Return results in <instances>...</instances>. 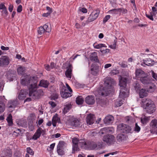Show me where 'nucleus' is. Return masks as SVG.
Returning <instances> with one entry per match:
<instances>
[{
  "label": "nucleus",
  "instance_id": "6ab92c4d",
  "mask_svg": "<svg viewBox=\"0 0 157 157\" xmlns=\"http://www.w3.org/2000/svg\"><path fill=\"white\" fill-rule=\"evenodd\" d=\"M69 124L72 127H78L80 126V124L79 121L76 118L71 119L70 120Z\"/></svg>",
  "mask_w": 157,
  "mask_h": 157
},
{
  "label": "nucleus",
  "instance_id": "69168bd1",
  "mask_svg": "<svg viewBox=\"0 0 157 157\" xmlns=\"http://www.w3.org/2000/svg\"><path fill=\"white\" fill-rule=\"evenodd\" d=\"M152 10L155 13H157V7L153 6L152 8Z\"/></svg>",
  "mask_w": 157,
  "mask_h": 157
},
{
  "label": "nucleus",
  "instance_id": "0e129e2a",
  "mask_svg": "<svg viewBox=\"0 0 157 157\" xmlns=\"http://www.w3.org/2000/svg\"><path fill=\"white\" fill-rule=\"evenodd\" d=\"M56 66V63H55L53 62H52L50 64V67L51 69H52L54 68Z\"/></svg>",
  "mask_w": 157,
  "mask_h": 157
},
{
  "label": "nucleus",
  "instance_id": "9b49d317",
  "mask_svg": "<svg viewBox=\"0 0 157 157\" xmlns=\"http://www.w3.org/2000/svg\"><path fill=\"white\" fill-rule=\"evenodd\" d=\"M86 103L89 105H93L95 102V97L94 96L89 95L85 99Z\"/></svg>",
  "mask_w": 157,
  "mask_h": 157
},
{
  "label": "nucleus",
  "instance_id": "f704fd0d",
  "mask_svg": "<svg viewBox=\"0 0 157 157\" xmlns=\"http://www.w3.org/2000/svg\"><path fill=\"white\" fill-rule=\"evenodd\" d=\"M149 118L148 117L144 116L142 117L141 118V122L144 124H146L148 122Z\"/></svg>",
  "mask_w": 157,
  "mask_h": 157
},
{
  "label": "nucleus",
  "instance_id": "1a4fd4ad",
  "mask_svg": "<svg viewBox=\"0 0 157 157\" xmlns=\"http://www.w3.org/2000/svg\"><path fill=\"white\" fill-rule=\"evenodd\" d=\"M60 94L61 97L64 98H67L72 96L71 93L68 92V90L65 86L62 88L61 91H60Z\"/></svg>",
  "mask_w": 157,
  "mask_h": 157
},
{
  "label": "nucleus",
  "instance_id": "774afa93",
  "mask_svg": "<svg viewBox=\"0 0 157 157\" xmlns=\"http://www.w3.org/2000/svg\"><path fill=\"white\" fill-rule=\"evenodd\" d=\"M122 101V100H120L116 105L118 107L121 106L123 104Z\"/></svg>",
  "mask_w": 157,
  "mask_h": 157
},
{
  "label": "nucleus",
  "instance_id": "5fc2aeb1",
  "mask_svg": "<svg viewBox=\"0 0 157 157\" xmlns=\"http://www.w3.org/2000/svg\"><path fill=\"white\" fill-rule=\"evenodd\" d=\"M110 15H107L103 19V22L105 23L110 18Z\"/></svg>",
  "mask_w": 157,
  "mask_h": 157
},
{
  "label": "nucleus",
  "instance_id": "f3484780",
  "mask_svg": "<svg viewBox=\"0 0 157 157\" xmlns=\"http://www.w3.org/2000/svg\"><path fill=\"white\" fill-rule=\"evenodd\" d=\"M99 71L98 66L95 64H92L91 66L90 73L94 75H97Z\"/></svg>",
  "mask_w": 157,
  "mask_h": 157
},
{
  "label": "nucleus",
  "instance_id": "6e6d98bb",
  "mask_svg": "<svg viewBox=\"0 0 157 157\" xmlns=\"http://www.w3.org/2000/svg\"><path fill=\"white\" fill-rule=\"evenodd\" d=\"M90 148L92 150H96L97 145L96 144L94 143L90 145Z\"/></svg>",
  "mask_w": 157,
  "mask_h": 157
},
{
  "label": "nucleus",
  "instance_id": "bf43d9fd",
  "mask_svg": "<svg viewBox=\"0 0 157 157\" xmlns=\"http://www.w3.org/2000/svg\"><path fill=\"white\" fill-rule=\"evenodd\" d=\"M22 6L21 5H19L17 8V11L18 13L21 12L22 10Z\"/></svg>",
  "mask_w": 157,
  "mask_h": 157
},
{
  "label": "nucleus",
  "instance_id": "c756f323",
  "mask_svg": "<svg viewBox=\"0 0 157 157\" xmlns=\"http://www.w3.org/2000/svg\"><path fill=\"white\" fill-rule=\"evenodd\" d=\"M78 144L75 145H72V153H75L76 151H79L80 150V149L79 147Z\"/></svg>",
  "mask_w": 157,
  "mask_h": 157
},
{
  "label": "nucleus",
  "instance_id": "8fccbe9b",
  "mask_svg": "<svg viewBox=\"0 0 157 157\" xmlns=\"http://www.w3.org/2000/svg\"><path fill=\"white\" fill-rule=\"evenodd\" d=\"M43 27L45 29L46 32L49 33L51 32V29L49 28L48 26L46 24L44 25Z\"/></svg>",
  "mask_w": 157,
  "mask_h": 157
},
{
  "label": "nucleus",
  "instance_id": "37998d69",
  "mask_svg": "<svg viewBox=\"0 0 157 157\" xmlns=\"http://www.w3.org/2000/svg\"><path fill=\"white\" fill-rule=\"evenodd\" d=\"M26 151L28 153L32 155H33L34 154V152L30 147H28L26 148Z\"/></svg>",
  "mask_w": 157,
  "mask_h": 157
},
{
  "label": "nucleus",
  "instance_id": "b1692460",
  "mask_svg": "<svg viewBox=\"0 0 157 157\" xmlns=\"http://www.w3.org/2000/svg\"><path fill=\"white\" fill-rule=\"evenodd\" d=\"M143 63L146 65L148 66H152L154 64V60L151 59H143Z\"/></svg>",
  "mask_w": 157,
  "mask_h": 157
},
{
  "label": "nucleus",
  "instance_id": "473e14b6",
  "mask_svg": "<svg viewBox=\"0 0 157 157\" xmlns=\"http://www.w3.org/2000/svg\"><path fill=\"white\" fill-rule=\"evenodd\" d=\"M83 140H82V141H80L79 145L82 148L86 149L87 148L86 143L84 141H83Z\"/></svg>",
  "mask_w": 157,
  "mask_h": 157
},
{
  "label": "nucleus",
  "instance_id": "4c0bfd02",
  "mask_svg": "<svg viewBox=\"0 0 157 157\" xmlns=\"http://www.w3.org/2000/svg\"><path fill=\"white\" fill-rule=\"evenodd\" d=\"M58 114L57 113L54 115L52 119V121H54L57 123H59L60 122V118L58 117Z\"/></svg>",
  "mask_w": 157,
  "mask_h": 157
},
{
  "label": "nucleus",
  "instance_id": "338daca9",
  "mask_svg": "<svg viewBox=\"0 0 157 157\" xmlns=\"http://www.w3.org/2000/svg\"><path fill=\"white\" fill-rule=\"evenodd\" d=\"M45 68L47 71H49L51 69L50 67V66L49 65H44Z\"/></svg>",
  "mask_w": 157,
  "mask_h": 157
},
{
  "label": "nucleus",
  "instance_id": "e433bc0d",
  "mask_svg": "<svg viewBox=\"0 0 157 157\" xmlns=\"http://www.w3.org/2000/svg\"><path fill=\"white\" fill-rule=\"evenodd\" d=\"M93 46L94 48L96 49H99L102 47H105V45L102 44H97L96 43H94L93 44Z\"/></svg>",
  "mask_w": 157,
  "mask_h": 157
},
{
  "label": "nucleus",
  "instance_id": "e2e57ef3",
  "mask_svg": "<svg viewBox=\"0 0 157 157\" xmlns=\"http://www.w3.org/2000/svg\"><path fill=\"white\" fill-rule=\"evenodd\" d=\"M146 16L149 18L152 21H153L154 20L153 16L151 15H149L147 14H146Z\"/></svg>",
  "mask_w": 157,
  "mask_h": 157
},
{
  "label": "nucleus",
  "instance_id": "864d4df0",
  "mask_svg": "<svg viewBox=\"0 0 157 157\" xmlns=\"http://www.w3.org/2000/svg\"><path fill=\"white\" fill-rule=\"evenodd\" d=\"M97 148L96 150L102 148V142H98L96 144Z\"/></svg>",
  "mask_w": 157,
  "mask_h": 157
},
{
  "label": "nucleus",
  "instance_id": "c03bdc74",
  "mask_svg": "<svg viewBox=\"0 0 157 157\" xmlns=\"http://www.w3.org/2000/svg\"><path fill=\"white\" fill-rule=\"evenodd\" d=\"M45 29H44L43 27H40L39 28L38 30V33L40 35H41L43 34L45 32Z\"/></svg>",
  "mask_w": 157,
  "mask_h": 157
},
{
  "label": "nucleus",
  "instance_id": "0eeeda50",
  "mask_svg": "<svg viewBox=\"0 0 157 157\" xmlns=\"http://www.w3.org/2000/svg\"><path fill=\"white\" fill-rule=\"evenodd\" d=\"M45 132L40 127L36 131V132L32 137V139L36 140L39 138L41 135H44L45 134Z\"/></svg>",
  "mask_w": 157,
  "mask_h": 157
},
{
  "label": "nucleus",
  "instance_id": "dca6fc26",
  "mask_svg": "<svg viewBox=\"0 0 157 157\" xmlns=\"http://www.w3.org/2000/svg\"><path fill=\"white\" fill-rule=\"evenodd\" d=\"M139 94V97L140 98L146 97L148 95V90L145 89H141L136 92Z\"/></svg>",
  "mask_w": 157,
  "mask_h": 157
},
{
  "label": "nucleus",
  "instance_id": "4468645a",
  "mask_svg": "<svg viewBox=\"0 0 157 157\" xmlns=\"http://www.w3.org/2000/svg\"><path fill=\"white\" fill-rule=\"evenodd\" d=\"M114 119V117L112 116L109 115L105 117L104 119V122L107 125L113 123Z\"/></svg>",
  "mask_w": 157,
  "mask_h": 157
},
{
  "label": "nucleus",
  "instance_id": "13d9d810",
  "mask_svg": "<svg viewBox=\"0 0 157 157\" xmlns=\"http://www.w3.org/2000/svg\"><path fill=\"white\" fill-rule=\"evenodd\" d=\"M12 155V152L11 150L8 151L6 153V156L8 157H11Z\"/></svg>",
  "mask_w": 157,
  "mask_h": 157
},
{
  "label": "nucleus",
  "instance_id": "a878e982",
  "mask_svg": "<svg viewBox=\"0 0 157 157\" xmlns=\"http://www.w3.org/2000/svg\"><path fill=\"white\" fill-rule=\"evenodd\" d=\"M133 86L136 92L138 91L140 89H141V86L140 83L137 81H135L133 84Z\"/></svg>",
  "mask_w": 157,
  "mask_h": 157
},
{
  "label": "nucleus",
  "instance_id": "3c124183",
  "mask_svg": "<svg viewBox=\"0 0 157 157\" xmlns=\"http://www.w3.org/2000/svg\"><path fill=\"white\" fill-rule=\"evenodd\" d=\"M119 9V13H122L123 14H125L127 13V10L126 9L123 8H120Z\"/></svg>",
  "mask_w": 157,
  "mask_h": 157
},
{
  "label": "nucleus",
  "instance_id": "aec40b11",
  "mask_svg": "<svg viewBox=\"0 0 157 157\" xmlns=\"http://www.w3.org/2000/svg\"><path fill=\"white\" fill-rule=\"evenodd\" d=\"M28 92L24 90H21L19 94L18 98L20 100H24L28 95Z\"/></svg>",
  "mask_w": 157,
  "mask_h": 157
},
{
  "label": "nucleus",
  "instance_id": "de8ad7c7",
  "mask_svg": "<svg viewBox=\"0 0 157 157\" xmlns=\"http://www.w3.org/2000/svg\"><path fill=\"white\" fill-rule=\"evenodd\" d=\"M119 73V71L117 70H113L111 71L110 72V74L111 75H116Z\"/></svg>",
  "mask_w": 157,
  "mask_h": 157
},
{
  "label": "nucleus",
  "instance_id": "2f4dec72",
  "mask_svg": "<svg viewBox=\"0 0 157 157\" xmlns=\"http://www.w3.org/2000/svg\"><path fill=\"white\" fill-rule=\"evenodd\" d=\"M150 126L154 129L157 128V120L156 119L152 120L150 123Z\"/></svg>",
  "mask_w": 157,
  "mask_h": 157
},
{
  "label": "nucleus",
  "instance_id": "7c9ffc66",
  "mask_svg": "<svg viewBox=\"0 0 157 157\" xmlns=\"http://www.w3.org/2000/svg\"><path fill=\"white\" fill-rule=\"evenodd\" d=\"M6 105L2 101H0V113L3 112L5 110Z\"/></svg>",
  "mask_w": 157,
  "mask_h": 157
},
{
  "label": "nucleus",
  "instance_id": "bb28decb",
  "mask_svg": "<svg viewBox=\"0 0 157 157\" xmlns=\"http://www.w3.org/2000/svg\"><path fill=\"white\" fill-rule=\"evenodd\" d=\"M6 120L8 123L9 126H11L13 124L12 116L11 113H10L8 116Z\"/></svg>",
  "mask_w": 157,
  "mask_h": 157
},
{
  "label": "nucleus",
  "instance_id": "423d86ee",
  "mask_svg": "<svg viewBox=\"0 0 157 157\" xmlns=\"http://www.w3.org/2000/svg\"><path fill=\"white\" fill-rule=\"evenodd\" d=\"M100 13V11L97 9L92 12L88 17L87 20L86 21V23L88 24L96 20L98 17Z\"/></svg>",
  "mask_w": 157,
  "mask_h": 157
},
{
  "label": "nucleus",
  "instance_id": "20e7f679",
  "mask_svg": "<svg viewBox=\"0 0 157 157\" xmlns=\"http://www.w3.org/2000/svg\"><path fill=\"white\" fill-rule=\"evenodd\" d=\"M117 129L121 132L128 133H132V128L130 126L124 124H120L117 126Z\"/></svg>",
  "mask_w": 157,
  "mask_h": 157
},
{
  "label": "nucleus",
  "instance_id": "f8f14e48",
  "mask_svg": "<svg viewBox=\"0 0 157 157\" xmlns=\"http://www.w3.org/2000/svg\"><path fill=\"white\" fill-rule=\"evenodd\" d=\"M95 117L94 115L90 114L88 115L86 118V122L87 124L91 125L93 124L95 120Z\"/></svg>",
  "mask_w": 157,
  "mask_h": 157
},
{
  "label": "nucleus",
  "instance_id": "2eb2a0df",
  "mask_svg": "<svg viewBox=\"0 0 157 157\" xmlns=\"http://www.w3.org/2000/svg\"><path fill=\"white\" fill-rule=\"evenodd\" d=\"M146 73L143 71L140 68H137L135 71L136 77L137 78L142 77L144 76H146Z\"/></svg>",
  "mask_w": 157,
  "mask_h": 157
},
{
  "label": "nucleus",
  "instance_id": "c85d7f7f",
  "mask_svg": "<svg viewBox=\"0 0 157 157\" xmlns=\"http://www.w3.org/2000/svg\"><path fill=\"white\" fill-rule=\"evenodd\" d=\"M49 85V82L47 80H42L40 83L39 85L41 86L44 87L45 88H47Z\"/></svg>",
  "mask_w": 157,
  "mask_h": 157
},
{
  "label": "nucleus",
  "instance_id": "7ed1b4c3",
  "mask_svg": "<svg viewBox=\"0 0 157 157\" xmlns=\"http://www.w3.org/2000/svg\"><path fill=\"white\" fill-rule=\"evenodd\" d=\"M128 78H127L121 77L119 80V85L120 86L121 90L120 92L119 97L121 98H124L128 96V93H126L125 91L126 90V87Z\"/></svg>",
  "mask_w": 157,
  "mask_h": 157
},
{
  "label": "nucleus",
  "instance_id": "58836bf2",
  "mask_svg": "<svg viewBox=\"0 0 157 157\" xmlns=\"http://www.w3.org/2000/svg\"><path fill=\"white\" fill-rule=\"evenodd\" d=\"M82 140H79L78 138L74 137L72 139V145H75L79 144L80 141H82Z\"/></svg>",
  "mask_w": 157,
  "mask_h": 157
},
{
  "label": "nucleus",
  "instance_id": "39448f33",
  "mask_svg": "<svg viewBox=\"0 0 157 157\" xmlns=\"http://www.w3.org/2000/svg\"><path fill=\"white\" fill-rule=\"evenodd\" d=\"M102 140L108 145H110L114 144L116 141L115 137L113 135L111 134H107L104 136Z\"/></svg>",
  "mask_w": 157,
  "mask_h": 157
},
{
  "label": "nucleus",
  "instance_id": "9d476101",
  "mask_svg": "<svg viewBox=\"0 0 157 157\" xmlns=\"http://www.w3.org/2000/svg\"><path fill=\"white\" fill-rule=\"evenodd\" d=\"M104 85L105 86L104 88L103 91L100 93V94L102 96H106L108 95V92L107 91H104L105 89L109 88L111 86V82L107 80H106L104 82Z\"/></svg>",
  "mask_w": 157,
  "mask_h": 157
},
{
  "label": "nucleus",
  "instance_id": "4be33fe9",
  "mask_svg": "<svg viewBox=\"0 0 157 157\" xmlns=\"http://www.w3.org/2000/svg\"><path fill=\"white\" fill-rule=\"evenodd\" d=\"M128 137L127 135L122 133L119 134L117 137V140L119 142H122L127 140Z\"/></svg>",
  "mask_w": 157,
  "mask_h": 157
},
{
  "label": "nucleus",
  "instance_id": "603ef678",
  "mask_svg": "<svg viewBox=\"0 0 157 157\" xmlns=\"http://www.w3.org/2000/svg\"><path fill=\"white\" fill-rule=\"evenodd\" d=\"M114 43L113 44H111L110 46H109L110 48H111L113 49H116L117 41L116 40H114Z\"/></svg>",
  "mask_w": 157,
  "mask_h": 157
},
{
  "label": "nucleus",
  "instance_id": "a211bd4d",
  "mask_svg": "<svg viewBox=\"0 0 157 157\" xmlns=\"http://www.w3.org/2000/svg\"><path fill=\"white\" fill-rule=\"evenodd\" d=\"M147 75V74L146 76H144L140 78V80L143 84L146 85L151 83V78L148 77Z\"/></svg>",
  "mask_w": 157,
  "mask_h": 157
},
{
  "label": "nucleus",
  "instance_id": "f257e3e1",
  "mask_svg": "<svg viewBox=\"0 0 157 157\" xmlns=\"http://www.w3.org/2000/svg\"><path fill=\"white\" fill-rule=\"evenodd\" d=\"M21 83L24 86L30 85L29 95L32 98H38L40 95L41 92H43L41 90H37L36 81L34 77L31 78L27 75L22 76L21 78Z\"/></svg>",
  "mask_w": 157,
  "mask_h": 157
},
{
  "label": "nucleus",
  "instance_id": "5701e85b",
  "mask_svg": "<svg viewBox=\"0 0 157 157\" xmlns=\"http://www.w3.org/2000/svg\"><path fill=\"white\" fill-rule=\"evenodd\" d=\"M112 132L113 131L111 128H109L105 127L101 129L100 130V132H99V133L100 135H101L103 134L107 133H109Z\"/></svg>",
  "mask_w": 157,
  "mask_h": 157
},
{
  "label": "nucleus",
  "instance_id": "79ce46f5",
  "mask_svg": "<svg viewBox=\"0 0 157 157\" xmlns=\"http://www.w3.org/2000/svg\"><path fill=\"white\" fill-rule=\"evenodd\" d=\"M1 13L4 17H6L7 16L8 13L6 8H5L4 9L2 10Z\"/></svg>",
  "mask_w": 157,
  "mask_h": 157
},
{
  "label": "nucleus",
  "instance_id": "393cba45",
  "mask_svg": "<svg viewBox=\"0 0 157 157\" xmlns=\"http://www.w3.org/2000/svg\"><path fill=\"white\" fill-rule=\"evenodd\" d=\"M72 107V105L71 103H68L65 104L64 105V108L63 110V112L65 114L67 113Z\"/></svg>",
  "mask_w": 157,
  "mask_h": 157
},
{
  "label": "nucleus",
  "instance_id": "a19ab883",
  "mask_svg": "<svg viewBox=\"0 0 157 157\" xmlns=\"http://www.w3.org/2000/svg\"><path fill=\"white\" fill-rule=\"evenodd\" d=\"M64 142L63 141H60L57 146V149H62L64 146Z\"/></svg>",
  "mask_w": 157,
  "mask_h": 157
},
{
  "label": "nucleus",
  "instance_id": "72a5a7b5",
  "mask_svg": "<svg viewBox=\"0 0 157 157\" xmlns=\"http://www.w3.org/2000/svg\"><path fill=\"white\" fill-rule=\"evenodd\" d=\"M25 67L20 66L17 69L18 74L19 75H22L25 73Z\"/></svg>",
  "mask_w": 157,
  "mask_h": 157
},
{
  "label": "nucleus",
  "instance_id": "ddd939ff",
  "mask_svg": "<svg viewBox=\"0 0 157 157\" xmlns=\"http://www.w3.org/2000/svg\"><path fill=\"white\" fill-rule=\"evenodd\" d=\"M67 70L65 72V75L67 78L71 79L72 75V67L71 64H69L68 66L67 67Z\"/></svg>",
  "mask_w": 157,
  "mask_h": 157
},
{
  "label": "nucleus",
  "instance_id": "cd10ccee",
  "mask_svg": "<svg viewBox=\"0 0 157 157\" xmlns=\"http://www.w3.org/2000/svg\"><path fill=\"white\" fill-rule=\"evenodd\" d=\"M17 102L16 101H11L9 102L7 106L9 108H14L17 105Z\"/></svg>",
  "mask_w": 157,
  "mask_h": 157
},
{
  "label": "nucleus",
  "instance_id": "49530a36",
  "mask_svg": "<svg viewBox=\"0 0 157 157\" xmlns=\"http://www.w3.org/2000/svg\"><path fill=\"white\" fill-rule=\"evenodd\" d=\"M57 151L59 155H63L64 154V152L62 149H57Z\"/></svg>",
  "mask_w": 157,
  "mask_h": 157
},
{
  "label": "nucleus",
  "instance_id": "680f3d73",
  "mask_svg": "<svg viewBox=\"0 0 157 157\" xmlns=\"http://www.w3.org/2000/svg\"><path fill=\"white\" fill-rule=\"evenodd\" d=\"M152 77L157 81V74L155 73L154 71H152Z\"/></svg>",
  "mask_w": 157,
  "mask_h": 157
},
{
  "label": "nucleus",
  "instance_id": "09e8293b",
  "mask_svg": "<svg viewBox=\"0 0 157 157\" xmlns=\"http://www.w3.org/2000/svg\"><path fill=\"white\" fill-rule=\"evenodd\" d=\"M140 127L136 123L135 124V126L134 128V131L137 132H138L140 131Z\"/></svg>",
  "mask_w": 157,
  "mask_h": 157
},
{
  "label": "nucleus",
  "instance_id": "6e6552de",
  "mask_svg": "<svg viewBox=\"0 0 157 157\" xmlns=\"http://www.w3.org/2000/svg\"><path fill=\"white\" fill-rule=\"evenodd\" d=\"M0 61L2 67H5L9 64L10 59L7 56H2L0 58Z\"/></svg>",
  "mask_w": 157,
  "mask_h": 157
},
{
  "label": "nucleus",
  "instance_id": "052dcab7",
  "mask_svg": "<svg viewBox=\"0 0 157 157\" xmlns=\"http://www.w3.org/2000/svg\"><path fill=\"white\" fill-rule=\"evenodd\" d=\"M49 104L51 105L52 108H54L56 106V105L55 103L52 101H50L49 102Z\"/></svg>",
  "mask_w": 157,
  "mask_h": 157
},
{
  "label": "nucleus",
  "instance_id": "4d7b16f0",
  "mask_svg": "<svg viewBox=\"0 0 157 157\" xmlns=\"http://www.w3.org/2000/svg\"><path fill=\"white\" fill-rule=\"evenodd\" d=\"M79 10L83 13H86L87 12V10L85 8L79 7Z\"/></svg>",
  "mask_w": 157,
  "mask_h": 157
},
{
  "label": "nucleus",
  "instance_id": "ea45409f",
  "mask_svg": "<svg viewBox=\"0 0 157 157\" xmlns=\"http://www.w3.org/2000/svg\"><path fill=\"white\" fill-rule=\"evenodd\" d=\"M14 75L10 72L8 71L7 73V78L8 80L10 81L13 80V77Z\"/></svg>",
  "mask_w": 157,
  "mask_h": 157
},
{
  "label": "nucleus",
  "instance_id": "a18cd8bd",
  "mask_svg": "<svg viewBox=\"0 0 157 157\" xmlns=\"http://www.w3.org/2000/svg\"><path fill=\"white\" fill-rule=\"evenodd\" d=\"M110 13H113L116 14H118L119 12V9H113L109 11Z\"/></svg>",
  "mask_w": 157,
  "mask_h": 157
},
{
  "label": "nucleus",
  "instance_id": "412c9836",
  "mask_svg": "<svg viewBox=\"0 0 157 157\" xmlns=\"http://www.w3.org/2000/svg\"><path fill=\"white\" fill-rule=\"evenodd\" d=\"M91 61H95L96 63H99V60L97 56V53L96 52H94L91 53L90 56Z\"/></svg>",
  "mask_w": 157,
  "mask_h": 157
},
{
  "label": "nucleus",
  "instance_id": "c9c22d12",
  "mask_svg": "<svg viewBox=\"0 0 157 157\" xmlns=\"http://www.w3.org/2000/svg\"><path fill=\"white\" fill-rule=\"evenodd\" d=\"M83 101V99L82 96H79L77 98L76 100V102L78 105H81Z\"/></svg>",
  "mask_w": 157,
  "mask_h": 157
},
{
  "label": "nucleus",
  "instance_id": "f03ea898",
  "mask_svg": "<svg viewBox=\"0 0 157 157\" xmlns=\"http://www.w3.org/2000/svg\"><path fill=\"white\" fill-rule=\"evenodd\" d=\"M140 105L141 106L147 113H152L156 110L155 105L154 101L150 98H144L142 99Z\"/></svg>",
  "mask_w": 157,
  "mask_h": 157
}]
</instances>
